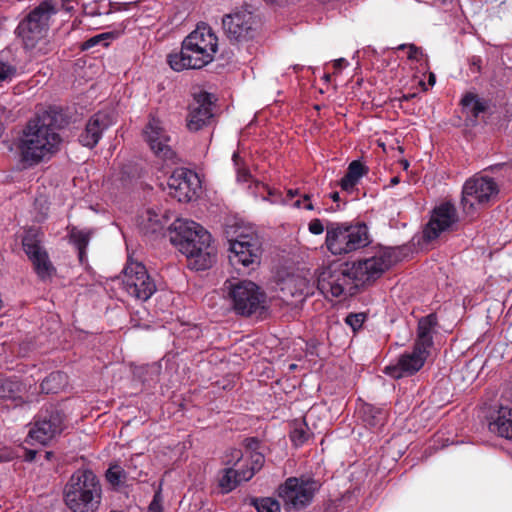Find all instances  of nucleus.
<instances>
[{
    "instance_id": "f257e3e1",
    "label": "nucleus",
    "mask_w": 512,
    "mask_h": 512,
    "mask_svg": "<svg viewBox=\"0 0 512 512\" xmlns=\"http://www.w3.org/2000/svg\"><path fill=\"white\" fill-rule=\"evenodd\" d=\"M61 142L54 117L49 113L39 115L31 119L23 130L19 143L22 160L35 165L49 159L59 150Z\"/></svg>"
},
{
    "instance_id": "f03ea898",
    "label": "nucleus",
    "mask_w": 512,
    "mask_h": 512,
    "mask_svg": "<svg viewBox=\"0 0 512 512\" xmlns=\"http://www.w3.org/2000/svg\"><path fill=\"white\" fill-rule=\"evenodd\" d=\"M218 51V37L206 24L197 27L185 37L181 50L168 55V63L174 71L200 69L211 63Z\"/></svg>"
},
{
    "instance_id": "7ed1b4c3",
    "label": "nucleus",
    "mask_w": 512,
    "mask_h": 512,
    "mask_svg": "<svg viewBox=\"0 0 512 512\" xmlns=\"http://www.w3.org/2000/svg\"><path fill=\"white\" fill-rule=\"evenodd\" d=\"M170 240L196 270H204L211 265V235L198 223L176 219L171 226Z\"/></svg>"
},
{
    "instance_id": "20e7f679",
    "label": "nucleus",
    "mask_w": 512,
    "mask_h": 512,
    "mask_svg": "<svg viewBox=\"0 0 512 512\" xmlns=\"http://www.w3.org/2000/svg\"><path fill=\"white\" fill-rule=\"evenodd\" d=\"M102 488L91 470H77L63 490L65 505L72 512H96L100 506Z\"/></svg>"
},
{
    "instance_id": "39448f33",
    "label": "nucleus",
    "mask_w": 512,
    "mask_h": 512,
    "mask_svg": "<svg viewBox=\"0 0 512 512\" xmlns=\"http://www.w3.org/2000/svg\"><path fill=\"white\" fill-rule=\"evenodd\" d=\"M370 243L368 227L364 223L347 224L328 222L325 244L333 255H346Z\"/></svg>"
},
{
    "instance_id": "423d86ee",
    "label": "nucleus",
    "mask_w": 512,
    "mask_h": 512,
    "mask_svg": "<svg viewBox=\"0 0 512 512\" xmlns=\"http://www.w3.org/2000/svg\"><path fill=\"white\" fill-rule=\"evenodd\" d=\"M229 242V261L231 265L249 267L259 263L262 251L260 237L250 226L233 225L226 230Z\"/></svg>"
},
{
    "instance_id": "0eeeda50",
    "label": "nucleus",
    "mask_w": 512,
    "mask_h": 512,
    "mask_svg": "<svg viewBox=\"0 0 512 512\" xmlns=\"http://www.w3.org/2000/svg\"><path fill=\"white\" fill-rule=\"evenodd\" d=\"M224 289L233 311L237 315L261 314L266 309V294L249 280H226Z\"/></svg>"
},
{
    "instance_id": "6e6552de",
    "label": "nucleus",
    "mask_w": 512,
    "mask_h": 512,
    "mask_svg": "<svg viewBox=\"0 0 512 512\" xmlns=\"http://www.w3.org/2000/svg\"><path fill=\"white\" fill-rule=\"evenodd\" d=\"M262 453H253L250 457V466L243 464V453L239 449H232L226 455L225 463L232 467L223 470L219 485L223 492L228 493L235 489L241 482H246L261 470L264 465Z\"/></svg>"
},
{
    "instance_id": "1a4fd4ad",
    "label": "nucleus",
    "mask_w": 512,
    "mask_h": 512,
    "mask_svg": "<svg viewBox=\"0 0 512 512\" xmlns=\"http://www.w3.org/2000/svg\"><path fill=\"white\" fill-rule=\"evenodd\" d=\"M498 194L499 187L493 178L474 176L463 185L461 199L463 211L467 215H473L476 210L495 202Z\"/></svg>"
},
{
    "instance_id": "9d476101",
    "label": "nucleus",
    "mask_w": 512,
    "mask_h": 512,
    "mask_svg": "<svg viewBox=\"0 0 512 512\" xmlns=\"http://www.w3.org/2000/svg\"><path fill=\"white\" fill-rule=\"evenodd\" d=\"M321 484L312 477H289L278 488V497L286 509L301 510L308 506Z\"/></svg>"
},
{
    "instance_id": "9b49d317",
    "label": "nucleus",
    "mask_w": 512,
    "mask_h": 512,
    "mask_svg": "<svg viewBox=\"0 0 512 512\" xmlns=\"http://www.w3.org/2000/svg\"><path fill=\"white\" fill-rule=\"evenodd\" d=\"M122 273L123 289L131 297L147 301L156 292V283L142 263L129 260Z\"/></svg>"
},
{
    "instance_id": "f8f14e48",
    "label": "nucleus",
    "mask_w": 512,
    "mask_h": 512,
    "mask_svg": "<svg viewBox=\"0 0 512 512\" xmlns=\"http://www.w3.org/2000/svg\"><path fill=\"white\" fill-rule=\"evenodd\" d=\"M396 256L390 249H382L374 256L350 264L355 286L370 283L379 278L395 262Z\"/></svg>"
},
{
    "instance_id": "ddd939ff",
    "label": "nucleus",
    "mask_w": 512,
    "mask_h": 512,
    "mask_svg": "<svg viewBox=\"0 0 512 512\" xmlns=\"http://www.w3.org/2000/svg\"><path fill=\"white\" fill-rule=\"evenodd\" d=\"M56 12L55 3L52 0H46L32 10L27 18L19 24V34L27 46H33L36 41L44 36L49 21Z\"/></svg>"
},
{
    "instance_id": "4468645a",
    "label": "nucleus",
    "mask_w": 512,
    "mask_h": 512,
    "mask_svg": "<svg viewBox=\"0 0 512 512\" xmlns=\"http://www.w3.org/2000/svg\"><path fill=\"white\" fill-rule=\"evenodd\" d=\"M317 283L321 293L331 294L333 297H339L347 289L356 287L349 263L324 268L318 276Z\"/></svg>"
},
{
    "instance_id": "2eb2a0df",
    "label": "nucleus",
    "mask_w": 512,
    "mask_h": 512,
    "mask_svg": "<svg viewBox=\"0 0 512 512\" xmlns=\"http://www.w3.org/2000/svg\"><path fill=\"white\" fill-rule=\"evenodd\" d=\"M143 134L150 149L158 158L174 163L176 155L170 145L171 138L159 118L151 116Z\"/></svg>"
},
{
    "instance_id": "dca6fc26",
    "label": "nucleus",
    "mask_w": 512,
    "mask_h": 512,
    "mask_svg": "<svg viewBox=\"0 0 512 512\" xmlns=\"http://www.w3.org/2000/svg\"><path fill=\"white\" fill-rule=\"evenodd\" d=\"M64 415L58 410H46L39 415L35 421L33 428L29 431L31 444L39 443L41 445L48 444L53 438L59 435L64 426Z\"/></svg>"
},
{
    "instance_id": "f3484780",
    "label": "nucleus",
    "mask_w": 512,
    "mask_h": 512,
    "mask_svg": "<svg viewBox=\"0 0 512 512\" xmlns=\"http://www.w3.org/2000/svg\"><path fill=\"white\" fill-rule=\"evenodd\" d=\"M168 194L179 202H189L200 188L198 175L186 168H178L167 181Z\"/></svg>"
},
{
    "instance_id": "a211bd4d",
    "label": "nucleus",
    "mask_w": 512,
    "mask_h": 512,
    "mask_svg": "<svg viewBox=\"0 0 512 512\" xmlns=\"http://www.w3.org/2000/svg\"><path fill=\"white\" fill-rule=\"evenodd\" d=\"M222 24L226 36L231 41H247L253 38L256 32L255 16L247 10L226 15Z\"/></svg>"
},
{
    "instance_id": "6ab92c4d",
    "label": "nucleus",
    "mask_w": 512,
    "mask_h": 512,
    "mask_svg": "<svg viewBox=\"0 0 512 512\" xmlns=\"http://www.w3.org/2000/svg\"><path fill=\"white\" fill-rule=\"evenodd\" d=\"M458 221L455 206L450 202L441 203L431 213L429 222L423 230V237L427 241L435 240L441 233L450 230Z\"/></svg>"
},
{
    "instance_id": "aec40b11",
    "label": "nucleus",
    "mask_w": 512,
    "mask_h": 512,
    "mask_svg": "<svg viewBox=\"0 0 512 512\" xmlns=\"http://www.w3.org/2000/svg\"><path fill=\"white\" fill-rule=\"evenodd\" d=\"M429 351L414 344L411 352L403 353L395 364L385 367V374L395 379L408 377L417 373L429 356Z\"/></svg>"
},
{
    "instance_id": "412c9836",
    "label": "nucleus",
    "mask_w": 512,
    "mask_h": 512,
    "mask_svg": "<svg viewBox=\"0 0 512 512\" xmlns=\"http://www.w3.org/2000/svg\"><path fill=\"white\" fill-rule=\"evenodd\" d=\"M23 249L33 263L35 272L41 279H46L54 272V267L49 260L48 254L41 246L37 234L30 230L25 233L22 239Z\"/></svg>"
},
{
    "instance_id": "4be33fe9",
    "label": "nucleus",
    "mask_w": 512,
    "mask_h": 512,
    "mask_svg": "<svg viewBox=\"0 0 512 512\" xmlns=\"http://www.w3.org/2000/svg\"><path fill=\"white\" fill-rule=\"evenodd\" d=\"M214 117L213 95L201 92L195 95L190 105L187 118V127L190 131L196 132L209 125Z\"/></svg>"
},
{
    "instance_id": "5701e85b",
    "label": "nucleus",
    "mask_w": 512,
    "mask_h": 512,
    "mask_svg": "<svg viewBox=\"0 0 512 512\" xmlns=\"http://www.w3.org/2000/svg\"><path fill=\"white\" fill-rule=\"evenodd\" d=\"M112 124L108 113L97 112L87 122L84 131L79 136V142L88 148L97 145L103 132Z\"/></svg>"
},
{
    "instance_id": "b1692460",
    "label": "nucleus",
    "mask_w": 512,
    "mask_h": 512,
    "mask_svg": "<svg viewBox=\"0 0 512 512\" xmlns=\"http://www.w3.org/2000/svg\"><path fill=\"white\" fill-rule=\"evenodd\" d=\"M437 325V317L435 314H429L418 322L417 339L415 345L428 350L433 346V331Z\"/></svg>"
},
{
    "instance_id": "393cba45",
    "label": "nucleus",
    "mask_w": 512,
    "mask_h": 512,
    "mask_svg": "<svg viewBox=\"0 0 512 512\" xmlns=\"http://www.w3.org/2000/svg\"><path fill=\"white\" fill-rule=\"evenodd\" d=\"M165 223V216L160 209L147 208L139 216V226L146 234L160 232Z\"/></svg>"
},
{
    "instance_id": "a878e982",
    "label": "nucleus",
    "mask_w": 512,
    "mask_h": 512,
    "mask_svg": "<svg viewBox=\"0 0 512 512\" xmlns=\"http://www.w3.org/2000/svg\"><path fill=\"white\" fill-rule=\"evenodd\" d=\"M367 172V167H365L359 160L352 161L347 168L346 174L340 181L341 189L345 192L352 193L360 179Z\"/></svg>"
},
{
    "instance_id": "bb28decb",
    "label": "nucleus",
    "mask_w": 512,
    "mask_h": 512,
    "mask_svg": "<svg viewBox=\"0 0 512 512\" xmlns=\"http://www.w3.org/2000/svg\"><path fill=\"white\" fill-rule=\"evenodd\" d=\"M489 428L499 436L512 440V408L501 407L496 419L490 423Z\"/></svg>"
},
{
    "instance_id": "cd10ccee",
    "label": "nucleus",
    "mask_w": 512,
    "mask_h": 512,
    "mask_svg": "<svg viewBox=\"0 0 512 512\" xmlns=\"http://www.w3.org/2000/svg\"><path fill=\"white\" fill-rule=\"evenodd\" d=\"M359 414L365 422L371 428H377L384 424L386 420V411L382 408H377L371 404H362L359 408Z\"/></svg>"
},
{
    "instance_id": "c85d7f7f",
    "label": "nucleus",
    "mask_w": 512,
    "mask_h": 512,
    "mask_svg": "<svg viewBox=\"0 0 512 512\" xmlns=\"http://www.w3.org/2000/svg\"><path fill=\"white\" fill-rule=\"evenodd\" d=\"M281 290L288 292L292 297L303 296L308 294V282L301 277H290L282 284Z\"/></svg>"
},
{
    "instance_id": "c756f323",
    "label": "nucleus",
    "mask_w": 512,
    "mask_h": 512,
    "mask_svg": "<svg viewBox=\"0 0 512 512\" xmlns=\"http://www.w3.org/2000/svg\"><path fill=\"white\" fill-rule=\"evenodd\" d=\"M21 391V383L10 378L0 377V398L14 399Z\"/></svg>"
},
{
    "instance_id": "7c9ffc66",
    "label": "nucleus",
    "mask_w": 512,
    "mask_h": 512,
    "mask_svg": "<svg viewBox=\"0 0 512 512\" xmlns=\"http://www.w3.org/2000/svg\"><path fill=\"white\" fill-rule=\"evenodd\" d=\"M116 37L117 33L114 32H105L95 35L82 43V50H88L96 45L106 47L109 45V40L115 39Z\"/></svg>"
},
{
    "instance_id": "2f4dec72",
    "label": "nucleus",
    "mask_w": 512,
    "mask_h": 512,
    "mask_svg": "<svg viewBox=\"0 0 512 512\" xmlns=\"http://www.w3.org/2000/svg\"><path fill=\"white\" fill-rule=\"evenodd\" d=\"M70 241L77 249L87 248L90 241V234L87 231L72 227L69 232Z\"/></svg>"
},
{
    "instance_id": "473e14b6",
    "label": "nucleus",
    "mask_w": 512,
    "mask_h": 512,
    "mask_svg": "<svg viewBox=\"0 0 512 512\" xmlns=\"http://www.w3.org/2000/svg\"><path fill=\"white\" fill-rule=\"evenodd\" d=\"M125 478V471L119 465L110 466L106 472V479L112 485H120Z\"/></svg>"
},
{
    "instance_id": "72a5a7b5",
    "label": "nucleus",
    "mask_w": 512,
    "mask_h": 512,
    "mask_svg": "<svg viewBox=\"0 0 512 512\" xmlns=\"http://www.w3.org/2000/svg\"><path fill=\"white\" fill-rule=\"evenodd\" d=\"M17 69L14 65L0 61V87L4 83H9L16 76Z\"/></svg>"
},
{
    "instance_id": "f704fd0d",
    "label": "nucleus",
    "mask_w": 512,
    "mask_h": 512,
    "mask_svg": "<svg viewBox=\"0 0 512 512\" xmlns=\"http://www.w3.org/2000/svg\"><path fill=\"white\" fill-rule=\"evenodd\" d=\"M257 512H281L280 504L272 498H263L255 502Z\"/></svg>"
},
{
    "instance_id": "c9c22d12",
    "label": "nucleus",
    "mask_w": 512,
    "mask_h": 512,
    "mask_svg": "<svg viewBox=\"0 0 512 512\" xmlns=\"http://www.w3.org/2000/svg\"><path fill=\"white\" fill-rule=\"evenodd\" d=\"M290 438L295 446H301L303 443H305L309 438L305 424H299L295 426L290 433Z\"/></svg>"
},
{
    "instance_id": "e433bc0d",
    "label": "nucleus",
    "mask_w": 512,
    "mask_h": 512,
    "mask_svg": "<svg viewBox=\"0 0 512 512\" xmlns=\"http://www.w3.org/2000/svg\"><path fill=\"white\" fill-rule=\"evenodd\" d=\"M245 452L243 453V464L250 466V457L253 453H258L256 450L259 446V441L256 438H247L244 440Z\"/></svg>"
},
{
    "instance_id": "4c0bfd02",
    "label": "nucleus",
    "mask_w": 512,
    "mask_h": 512,
    "mask_svg": "<svg viewBox=\"0 0 512 512\" xmlns=\"http://www.w3.org/2000/svg\"><path fill=\"white\" fill-rule=\"evenodd\" d=\"M64 375L61 373V372H55V373H51L48 377L45 378V380H43V382L41 383V388L43 391H46L47 393H50V392H56V389L54 387H51V383L52 382H61L62 380H64Z\"/></svg>"
},
{
    "instance_id": "58836bf2",
    "label": "nucleus",
    "mask_w": 512,
    "mask_h": 512,
    "mask_svg": "<svg viewBox=\"0 0 512 512\" xmlns=\"http://www.w3.org/2000/svg\"><path fill=\"white\" fill-rule=\"evenodd\" d=\"M365 320V314L363 313H350L345 318V322L347 325H349L353 331H357L360 329L364 323Z\"/></svg>"
},
{
    "instance_id": "ea45409f",
    "label": "nucleus",
    "mask_w": 512,
    "mask_h": 512,
    "mask_svg": "<svg viewBox=\"0 0 512 512\" xmlns=\"http://www.w3.org/2000/svg\"><path fill=\"white\" fill-rule=\"evenodd\" d=\"M326 227L322 223V221L318 218L312 219L308 224V230L310 233L314 235H320L324 232Z\"/></svg>"
},
{
    "instance_id": "a19ab883",
    "label": "nucleus",
    "mask_w": 512,
    "mask_h": 512,
    "mask_svg": "<svg viewBox=\"0 0 512 512\" xmlns=\"http://www.w3.org/2000/svg\"><path fill=\"white\" fill-rule=\"evenodd\" d=\"M404 48H408V50H409L408 58L411 60H417L418 55L421 54V50L418 47H416L414 44H409V45L401 44L398 46L399 50H402Z\"/></svg>"
},
{
    "instance_id": "79ce46f5",
    "label": "nucleus",
    "mask_w": 512,
    "mask_h": 512,
    "mask_svg": "<svg viewBox=\"0 0 512 512\" xmlns=\"http://www.w3.org/2000/svg\"><path fill=\"white\" fill-rule=\"evenodd\" d=\"M149 512H162L160 492L155 493L153 500L149 505Z\"/></svg>"
},
{
    "instance_id": "37998d69",
    "label": "nucleus",
    "mask_w": 512,
    "mask_h": 512,
    "mask_svg": "<svg viewBox=\"0 0 512 512\" xmlns=\"http://www.w3.org/2000/svg\"><path fill=\"white\" fill-rule=\"evenodd\" d=\"M477 96L472 94V93H468L466 94L463 99H462V105L465 107V108H469L471 110L473 104L476 103L477 101Z\"/></svg>"
},
{
    "instance_id": "c03bdc74",
    "label": "nucleus",
    "mask_w": 512,
    "mask_h": 512,
    "mask_svg": "<svg viewBox=\"0 0 512 512\" xmlns=\"http://www.w3.org/2000/svg\"><path fill=\"white\" fill-rule=\"evenodd\" d=\"M14 458V452L7 447H0V462L9 461Z\"/></svg>"
},
{
    "instance_id": "a18cd8bd",
    "label": "nucleus",
    "mask_w": 512,
    "mask_h": 512,
    "mask_svg": "<svg viewBox=\"0 0 512 512\" xmlns=\"http://www.w3.org/2000/svg\"><path fill=\"white\" fill-rule=\"evenodd\" d=\"M254 187H255V193H259V194H262V191H267L268 192V195L269 196H274L275 192L273 190H271L267 185H265L264 183H261V182H258V181H255L254 182Z\"/></svg>"
},
{
    "instance_id": "49530a36",
    "label": "nucleus",
    "mask_w": 512,
    "mask_h": 512,
    "mask_svg": "<svg viewBox=\"0 0 512 512\" xmlns=\"http://www.w3.org/2000/svg\"><path fill=\"white\" fill-rule=\"evenodd\" d=\"M251 178V175L249 171L245 168H238L237 169V180L239 182H247Z\"/></svg>"
},
{
    "instance_id": "de8ad7c7",
    "label": "nucleus",
    "mask_w": 512,
    "mask_h": 512,
    "mask_svg": "<svg viewBox=\"0 0 512 512\" xmlns=\"http://www.w3.org/2000/svg\"><path fill=\"white\" fill-rule=\"evenodd\" d=\"M486 109L485 104L477 99L476 103L473 104L471 108L472 114L477 117L480 113L484 112Z\"/></svg>"
},
{
    "instance_id": "09e8293b",
    "label": "nucleus",
    "mask_w": 512,
    "mask_h": 512,
    "mask_svg": "<svg viewBox=\"0 0 512 512\" xmlns=\"http://www.w3.org/2000/svg\"><path fill=\"white\" fill-rule=\"evenodd\" d=\"M348 65V62L346 59L344 58H339V59H336L333 63V66L336 70H340L342 69L344 66H347Z\"/></svg>"
},
{
    "instance_id": "8fccbe9b",
    "label": "nucleus",
    "mask_w": 512,
    "mask_h": 512,
    "mask_svg": "<svg viewBox=\"0 0 512 512\" xmlns=\"http://www.w3.org/2000/svg\"><path fill=\"white\" fill-rule=\"evenodd\" d=\"M311 196L309 194L303 195V200L305 201L304 208L306 210H314V205L310 202Z\"/></svg>"
},
{
    "instance_id": "3c124183",
    "label": "nucleus",
    "mask_w": 512,
    "mask_h": 512,
    "mask_svg": "<svg viewBox=\"0 0 512 512\" xmlns=\"http://www.w3.org/2000/svg\"><path fill=\"white\" fill-rule=\"evenodd\" d=\"M480 63H481V59L479 57H473L472 61H471L472 69L474 71H479L480 70Z\"/></svg>"
},
{
    "instance_id": "603ef678",
    "label": "nucleus",
    "mask_w": 512,
    "mask_h": 512,
    "mask_svg": "<svg viewBox=\"0 0 512 512\" xmlns=\"http://www.w3.org/2000/svg\"><path fill=\"white\" fill-rule=\"evenodd\" d=\"M78 250V258L81 263H84L86 260V248L77 249Z\"/></svg>"
},
{
    "instance_id": "864d4df0",
    "label": "nucleus",
    "mask_w": 512,
    "mask_h": 512,
    "mask_svg": "<svg viewBox=\"0 0 512 512\" xmlns=\"http://www.w3.org/2000/svg\"><path fill=\"white\" fill-rule=\"evenodd\" d=\"M299 194V191L298 189H289L288 192H287V196L289 199H292L293 197L297 196Z\"/></svg>"
},
{
    "instance_id": "5fc2aeb1",
    "label": "nucleus",
    "mask_w": 512,
    "mask_h": 512,
    "mask_svg": "<svg viewBox=\"0 0 512 512\" xmlns=\"http://www.w3.org/2000/svg\"><path fill=\"white\" fill-rule=\"evenodd\" d=\"M329 197L334 201L338 202L340 200V196L338 192H332L330 193Z\"/></svg>"
},
{
    "instance_id": "6e6d98bb",
    "label": "nucleus",
    "mask_w": 512,
    "mask_h": 512,
    "mask_svg": "<svg viewBox=\"0 0 512 512\" xmlns=\"http://www.w3.org/2000/svg\"><path fill=\"white\" fill-rule=\"evenodd\" d=\"M416 96V94H407V95H403L401 98H400V101H408L412 98H414Z\"/></svg>"
},
{
    "instance_id": "4d7b16f0",
    "label": "nucleus",
    "mask_w": 512,
    "mask_h": 512,
    "mask_svg": "<svg viewBox=\"0 0 512 512\" xmlns=\"http://www.w3.org/2000/svg\"><path fill=\"white\" fill-rule=\"evenodd\" d=\"M36 452L35 451H29L27 455L28 460H33L35 457Z\"/></svg>"
},
{
    "instance_id": "13d9d810",
    "label": "nucleus",
    "mask_w": 512,
    "mask_h": 512,
    "mask_svg": "<svg viewBox=\"0 0 512 512\" xmlns=\"http://www.w3.org/2000/svg\"><path fill=\"white\" fill-rule=\"evenodd\" d=\"M429 83H430L431 85H433V84L435 83V76H434V74H430V77H429Z\"/></svg>"
},
{
    "instance_id": "bf43d9fd",
    "label": "nucleus",
    "mask_w": 512,
    "mask_h": 512,
    "mask_svg": "<svg viewBox=\"0 0 512 512\" xmlns=\"http://www.w3.org/2000/svg\"><path fill=\"white\" fill-rule=\"evenodd\" d=\"M398 182H399L398 177H394V178L391 179V184L392 185H396Z\"/></svg>"
},
{
    "instance_id": "052dcab7",
    "label": "nucleus",
    "mask_w": 512,
    "mask_h": 512,
    "mask_svg": "<svg viewBox=\"0 0 512 512\" xmlns=\"http://www.w3.org/2000/svg\"><path fill=\"white\" fill-rule=\"evenodd\" d=\"M237 160H238V154L234 153L233 154V161L235 162L236 165H238Z\"/></svg>"
},
{
    "instance_id": "680f3d73",
    "label": "nucleus",
    "mask_w": 512,
    "mask_h": 512,
    "mask_svg": "<svg viewBox=\"0 0 512 512\" xmlns=\"http://www.w3.org/2000/svg\"><path fill=\"white\" fill-rule=\"evenodd\" d=\"M294 206L297 207V208H300L301 207V200L295 201Z\"/></svg>"
},
{
    "instance_id": "e2e57ef3",
    "label": "nucleus",
    "mask_w": 512,
    "mask_h": 512,
    "mask_svg": "<svg viewBox=\"0 0 512 512\" xmlns=\"http://www.w3.org/2000/svg\"><path fill=\"white\" fill-rule=\"evenodd\" d=\"M265 1H266V2H268V3H276V2H278L279 0H265Z\"/></svg>"
},
{
    "instance_id": "0e129e2a",
    "label": "nucleus",
    "mask_w": 512,
    "mask_h": 512,
    "mask_svg": "<svg viewBox=\"0 0 512 512\" xmlns=\"http://www.w3.org/2000/svg\"><path fill=\"white\" fill-rule=\"evenodd\" d=\"M324 79H325L326 81H329V79H330V75H328V74H327V75H325V76H324Z\"/></svg>"
},
{
    "instance_id": "69168bd1",
    "label": "nucleus",
    "mask_w": 512,
    "mask_h": 512,
    "mask_svg": "<svg viewBox=\"0 0 512 512\" xmlns=\"http://www.w3.org/2000/svg\"><path fill=\"white\" fill-rule=\"evenodd\" d=\"M408 166H409L408 162H407V161H405V163L403 164V167H404L405 169H407V167H408Z\"/></svg>"
},
{
    "instance_id": "338daca9",
    "label": "nucleus",
    "mask_w": 512,
    "mask_h": 512,
    "mask_svg": "<svg viewBox=\"0 0 512 512\" xmlns=\"http://www.w3.org/2000/svg\"><path fill=\"white\" fill-rule=\"evenodd\" d=\"M295 367H296L295 364L290 365V369H292V370L295 369Z\"/></svg>"
},
{
    "instance_id": "774afa93",
    "label": "nucleus",
    "mask_w": 512,
    "mask_h": 512,
    "mask_svg": "<svg viewBox=\"0 0 512 512\" xmlns=\"http://www.w3.org/2000/svg\"><path fill=\"white\" fill-rule=\"evenodd\" d=\"M50 455H51V453H50V452H46V457H47V458H49V457H50Z\"/></svg>"
}]
</instances>
